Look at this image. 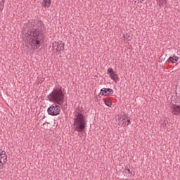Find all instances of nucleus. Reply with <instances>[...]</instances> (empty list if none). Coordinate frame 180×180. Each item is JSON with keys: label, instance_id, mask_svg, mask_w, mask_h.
I'll use <instances>...</instances> for the list:
<instances>
[{"label": "nucleus", "instance_id": "1", "mask_svg": "<svg viewBox=\"0 0 180 180\" xmlns=\"http://www.w3.org/2000/svg\"><path fill=\"white\" fill-rule=\"evenodd\" d=\"M37 26V27H36ZM34 28L27 32V39H30V44L32 50L40 49L41 43L44 39V33H46V27L41 21L34 22Z\"/></svg>", "mask_w": 180, "mask_h": 180}, {"label": "nucleus", "instance_id": "2", "mask_svg": "<svg viewBox=\"0 0 180 180\" xmlns=\"http://www.w3.org/2000/svg\"><path fill=\"white\" fill-rule=\"evenodd\" d=\"M65 94L63 91V87L58 86L53 88L52 91L48 95L47 101L56 103V105H63Z\"/></svg>", "mask_w": 180, "mask_h": 180}, {"label": "nucleus", "instance_id": "3", "mask_svg": "<svg viewBox=\"0 0 180 180\" xmlns=\"http://www.w3.org/2000/svg\"><path fill=\"white\" fill-rule=\"evenodd\" d=\"M73 126L77 133L85 131L86 129V117L82 112L77 111L75 113Z\"/></svg>", "mask_w": 180, "mask_h": 180}, {"label": "nucleus", "instance_id": "4", "mask_svg": "<svg viewBox=\"0 0 180 180\" xmlns=\"http://www.w3.org/2000/svg\"><path fill=\"white\" fill-rule=\"evenodd\" d=\"M61 105H58L57 103L51 105L49 107L47 112L51 116H58L60 115V112H61Z\"/></svg>", "mask_w": 180, "mask_h": 180}, {"label": "nucleus", "instance_id": "5", "mask_svg": "<svg viewBox=\"0 0 180 180\" xmlns=\"http://www.w3.org/2000/svg\"><path fill=\"white\" fill-rule=\"evenodd\" d=\"M160 129L165 130L171 126V120L167 117H162L160 121Z\"/></svg>", "mask_w": 180, "mask_h": 180}, {"label": "nucleus", "instance_id": "6", "mask_svg": "<svg viewBox=\"0 0 180 180\" xmlns=\"http://www.w3.org/2000/svg\"><path fill=\"white\" fill-rule=\"evenodd\" d=\"M108 74L110 75V78L114 81V82L117 83L119 81V75H117V73L113 70L112 68H108L107 70Z\"/></svg>", "mask_w": 180, "mask_h": 180}, {"label": "nucleus", "instance_id": "7", "mask_svg": "<svg viewBox=\"0 0 180 180\" xmlns=\"http://www.w3.org/2000/svg\"><path fill=\"white\" fill-rule=\"evenodd\" d=\"M64 46L65 45L64 43H63V41H55L53 44L52 47L53 49L56 50V51H63L64 50Z\"/></svg>", "mask_w": 180, "mask_h": 180}, {"label": "nucleus", "instance_id": "8", "mask_svg": "<svg viewBox=\"0 0 180 180\" xmlns=\"http://www.w3.org/2000/svg\"><path fill=\"white\" fill-rule=\"evenodd\" d=\"M8 162V155L5 150L0 149V165H5Z\"/></svg>", "mask_w": 180, "mask_h": 180}, {"label": "nucleus", "instance_id": "9", "mask_svg": "<svg viewBox=\"0 0 180 180\" xmlns=\"http://www.w3.org/2000/svg\"><path fill=\"white\" fill-rule=\"evenodd\" d=\"M172 113L175 115V116H178L180 115V105L172 104L171 106Z\"/></svg>", "mask_w": 180, "mask_h": 180}, {"label": "nucleus", "instance_id": "10", "mask_svg": "<svg viewBox=\"0 0 180 180\" xmlns=\"http://www.w3.org/2000/svg\"><path fill=\"white\" fill-rule=\"evenodd\" d=\"M122 124H124V126H129V124H130V123H131L130 122V119H129V117L126 115H124L122 116Z\"/></svg>", "mask_w": 180, "mask_h": 180}, {"label": "nucleus", "instance_id": "11", "mask_svg": "<svg viewBox=\"0 0 180 180\" xmlns=\"http://www.w3.org/2000/svg\"><path fill=\"white\" fill-rule=\"evenodd\" d=\"M41 6L44 8H50L51 6V0H43Z\"/></svg>", "mask_w": 180, "mask_h": 180}, {"label": "nucleus", "instance_id": "12", "mask_svg": "<svg viewBox=\"0 0 180 180\" xmlns=\"http://www.w3.org/2000/svg\"><path fill=\"white\" fill-rule=\"evenodd\" d=\"M179 60V57L178 56H173V57H169L167 61L169 63H172V64H176L178 63V60Z\"/></svg>", "mask_w": 180, "mask_h": 180}, {"label": "nucleus", "instance_id": "13", "mask_svg": "<svg viewBox=\"0 0 180 180\" xmlns=\"http://www.w3.org/2000/svg\"><path fill=\"white\" fill-rule=\"evenodd\" d=\"M100 95H102L103 96H108L109 94L108 93L107 88H103L101 89Z\"/></svg>", "mask_w": 180, "mask_h": 180}, {"label": "nucleus", "instance_id": "14", "mask_svg": "<svg viewBox=\"0 0 180 180\" xmlns=\"http://www.w3.org/2000/svg\"><path fill=\"white\" fill-rule=\"evenodd\" d=\"M157 2L158 5L160 6L161 8L167 5V0H157Z\"/></svg>", "mask_w": 180, "mask_h": 180}, {"label": "nucleus", "instance_id": "15", "mask_svg": "<svg viewBox=\"0 0 180 180\" xmlns=\"http://www.w3.org/2000/svg\"><path fill=\"white\" fill-rule=\"evenodd\" d=\"M105 105L108 106V108H112V101L109 98H105L104 100Z\"/></svg>", "mask_w": 180, "mask_h": 180}, {"label": "nucleus", "instance_id": "16", "mask_svg": "<svg viewBox=\"0 0 180 180\" xmlns=\"http://www.w3.org/2000/svg\"><path fill=\"white\" fill-rule=\"evenodd\" d=\"M5 6V0L0 1V12L4 11V8Z\"/></svg>", "mask_w": 180, "mask_h": 180}, {"label": "nucleus", "instance_id": "17", "mask_svg": "<svg viewBox=\"0 0 180 180\" xmlns=\"http://www.w3.org/2000/svg\"><path fill=\"white\" fill-rule=\"evenodd\" d=\"M107 92H109V95H113V89H110V88H107Z\"/></svg>", "mask_w": 180, "mask_h": 180}, {"label": "nucleus", "instance_id": "18", "mask_svg": "<svg viewBox=\"0 0 180 180\" xmlns=\"http://www.w3.org/2000/svg\"><path fill=\"white\" fill-rule=\"evenodd\" d=\"M140 2H143V1H144V0H139Z\"/></svg>", "mask_w": 180, "mask_h": 180}, {"label": "nucleus", "instance_id": "19", "mask_svg": "<svg viewBox=\"0 0 180 180\" xmlns=\"http://www.w3.org/2000/svg\"><path fill=\"white\" fill-rule=\"evenodd\" d=\"M127 171H128V172H130V169H128Z\"/></svg>", "mask_w": 180, "mask_h": 180}]
</instances>
